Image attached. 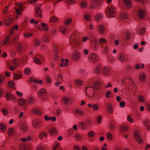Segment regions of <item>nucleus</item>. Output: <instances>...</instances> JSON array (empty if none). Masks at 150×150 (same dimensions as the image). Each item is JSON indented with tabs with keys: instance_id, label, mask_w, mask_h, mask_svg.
Returning <instances> with one entry per match:
<instances>
[{
	"instance_id": "obj_24",
	"label": "nucleus",
	"mask_w": 150,
	"mask_h": 150,
	"mask_svg": "<svg viewBox=\"0 0 150 150\" xmlns=\"http://www.w3.org/2000/svg\"><path fill=\"white\" fill-rule=\"evenodd\" d=\"M75 112L77 115L81 116H83L84 115L83 111L79 109H76L75 110Z\"/></svg>"
},
{
	"instance_id": "obj_8",
	"label": "nucleus",
	"mask_w": 150,
	"mask_h": 150,
	"mask_svg": "<svg viewBox=\"0 0 150 150\" xmlns=\"http://www.w3.org/2000/svg\"><path fill=\"white\" fill-rule=\"evenodd\" d=\"M137 14L138 17L141 19L143 18L145 15V11L142 10H139L137 12Z\"/></svg>"
},
{
	"instance_id": "obj_39",
	"label": "nucleus",
	"mask_w": 150,
	"mask_h": 150,
	"mask_svg": "<svg viewBox=\"0 0 150 150\" xmlns=\"http://www.w3.org/2000/svg\"><path fill=\"white\" fill-rule=\"evenodd\" d=\"M80 5L82 8H85L87 7V3L85 1H82L80 3Z\"/></svg>"
},
{
	"instance_id": "obj_36",
	"label": "nucleus",
	"mask_w": 150,
	"mask_h": 150,
	"mask_svg": "<svg viewBox=\"0 0 150 150\" xmlns=\"http://www.w3.org/2000/svg\"><path fill=\"white\" fill-rule=\"evenodd\" d=\"M101 67L99 65L97 66L94 69V71L96 74H98L100 72Z\"/></svg>"
},
{
	"instance_id": "obj_11",
	"label": "nucleus",
	"mask_w": 150,
	"mask_h": 150,
	"mask_svg": "<svg viewBox=\"0 0 150 150\" xmlns=\"http://www.w3.org/2000/svg\"><path fill=\"white\" fill-rule=\"evenodd\" d=\"M32 125L35 129H38L41 126L40 123L38 121L34 120L32 122Z\"/></svg>"
},
{
	"instance_id": "obj_46",
	"label": "nucleus",
	"mask_w": 150,
	"mask_h": 150,
	"mask_svg": "<svg viewBox=\"0 0 150 150\" xmlns=\"http://www.w3.org/2000/svg\"><path fill=\"white\" fill-rule=\"evenodd\" d=\"M111 95V92L110 91H107L105 93V97L107 98H109L110 97Z\"/></svg>"
},
{
	"instance_id": "obj_12",
	"label": "nucleus",
	"mask_w": 150,
	"mask_h": 150,
	"mask_svg": "<svg viewBox=\"0 0 150 150\" xmlns=\"http://www.w3.org/2000/svg\"><path fill=\"white\" fill-rule=\"evenodd\" d=\"M124 2L127 8H130L131 7L132 3L131 0H124Z\"/></svg>"
},
{
	"instance_id": "obj_30",
	"label": "nucleus",
	"mask_w": 150,
	"mask_h": 150,
	"mask_svg": "<svg viewBox=\"0 0 150 150\" xmlns=\"http://www.w3.org/2000/svg\"><path fill=\"white\" fill-rule=\"evenodd\" d=\"M84 19L88 21H89L91 19V17L90 15L88 13L85 14L83 16Z\"/></svg>"
},
{
	"instance_id": "obj_34",
	"label": "nucleus",
	"mask_w": 150,
	"mask_h": 150,
	"mask_svg": "<svg viewBox=\"0 0 150 150\" xmlns=\"http://www.w3.org/2000/svg\"><path fill=\"white\" fill-rule=\"evenodd\" d=\"M22 77L23 75L22 74H14L13 75V78L16 80L21 78Z\"/></svg>"
},
{
	"instance_id": "obj_17",
	"label": "nucleus",
	"mask_w": 150,
	"mask_h": 150,
	"mask_svg": "<svg viewBox=\"0 0 150 150\" xmlns=\"http://www.w3.org/2000/svg\"><path fill=\"white\" fill-rule=\"evenodd\" d=\"M18 48V52L19 54H21L22 53L23 51V44L19 42L17 44Z\"/></svg>"
},
{
	"instance_id": "obj_28",
	"label": "nucleus",
	"mask_w": 150,
	"mask_h": 150,
	"mask_svg": "<svg viewBox=\"0 0 150 150\" xmlns=\"http://www.w3.org/2000/svg\"><path fill=\"white\" fill-rule=\"evenodd\" d=\"M12 21L13 19L12 18L6 20L4 23V24L6 26L12 23Z\"/></svg>"
},
{
	"instance_id": "obj_49",
	"label": "nucleus",
	"mask_w": 150,
	"mask_h": 150,
	"mask_svg": "<svg viewBox=\"0 0 150 150\" xmlns=\"http://www.w3.org/2000/svg\"><path fill=\"white\" fill-rule=\"evenodd\" d=\"M75 137L76 140L78 141L81 140L82 139L81 136L79 134H76Z\"/></svg>"
},
{
	"instance_id": "obj_20",
	"label": "nucleus",
	"mask_w": 150,
	"mask_h": 150,
	"mask_svg": "<svg viewBox=\"0 0 150 150\" xmlns=\"http://www.w3.org/2000/svg\"><path fill=\"white\" fill-rule=\"evenodd\" d=\"M140 81L141 82H144L146 79V76L145 73H142L140 74L139 76Z\"/></svg>"
},
{
	"instance_id": "obj_62",
	"label": "nucleus",
	"mask_w": 150,
	"mask_h": 150,
	"mask_svg": "<svg viewBox=\"0 0 150 150\" xmlns=\"http://www.w3.org/2000/svg\"><path fill=\"white\" fill-rule=\"evenodd\" d=\"M18 38L17 37H15L13 39V41L11 43H10L9 44H13L14 43H16L18 41Z\"/></svg>"
},
{
	"instance_id": "obj_42",
	"label": "nucleus",
	"mask_w": 150,
	"mask_h": 150,
	"mask_svg": "<svg viewBox=\"0 0 150 150\" xmlns=\"http://www.w3.org/2000/svg\"><path fill=\"white\" fill-rule=\"evenodd\" d=\"M109 127V129L111 130H113L116 129L115 125L111 122L110 123Z\"/></svg>"
},
{
	"instance_id": "obj_4",
	"label": "nucleus",
	"mask_w": 150,
	"mask_h": 150,
	"mask_svg": "<svg viewBox=\"0 0 150 150\" xmlns=\"http://www.w3.org/2000/svg\"><path fill=\"white\" fill-rule=\"evenodd\" d=\"M118 59L121 62L124 63L128 61V58L127 56H125L122 54H120L118 56Z\"/></svg>"
},
{
	"instance_id": "obj_10",
	"label": "nucleus",
	"mask_w": 150,
	"mask_h": 150,
	"mask_svg": "<svg viewBox=\"0 0 150 150\" xmlns=\"http://www.w3.org/2000/svg\"><path fill=\"white\" fill-rule=\"evenodd\" d=\"M71 44L73 47H76L79 46V42L77 39H74L71 42Z\"/></svg>"
},
{
	"instance_id": "obj_54",
	"label": "nucleus",
	"mask_w": 150,
	"mask_h": 150,
	"mask_svg": "<svg viewBox=\"0 0 150 150\" xmlns=\"http://www.w3.org/2000/svg\"><path fill=\"white\" fill-rule=\"evenodd\" d=\"M20 129L22 131H25L27 130V126L25 125H22L20 128Z\"/></svg>"
},
{
	"instance_id": "obj_26",
	"label": "nucleus",
	"mask_w": 150,
	"mask_h": 150,
	"mask_svg": "<svg viewBox=\"0 0 150 150\" xmlns=\"http://www.w3.org/2000/svg\"><path fill=\"white\" fill-rule=\"evenodd\" d=\"M78 126L79 128L82 129H86L87 127L85 123L82 122L79 123V124Z\"/></svg>"
},
{
	"instance_id": "obj_14",
	"label": "nucleus",
	"mask_w": 150,
	"mask_h": 150,
	"mask_svg": "<svg viewBox=\"0 0 150 150\" xmlns=\"http://www.w3.org/2000/svg\"><path fill=\"white\" fill-rule=\"evenodd\" d=\"M49 134L52 135H56L57 134V130L54 127H52L48 131Z\"/></svg>"
},
{
	"instance_id": "obj_22",
	"label": "nucleus",
	"mask_w": 150,
	"mask_h": 150,
	"mask_svg": "<svg viewBox=\"0 0 150 150\" xmlns=\"http://www.w3.org/2000/svg\"><path fill=\"white\" fill-rule=\"evenodd\" d=\"M98 29L99 32L101 34H103L105 31L104 26L103 25H100L98 26Z\"/></svg>"
},
{
	"instance_id": "obj_9",
	"label": "nucleus",
	"mask_w": 150,
	"mask_h": 150,
	"mask_svg": "<svg viewBox=\"0 0 150 150\" xmlns=\"http://www.w3.org/2000/svg\"><path fill=\"white\" fill-rule=\"evenodd\" d=\"M80 54L79 52H74L72 55V58L74 60H76L80 57Z\"/></svg>"
},
{
	"instance_id": "obj_55",
	"label": "nucleus",
	"mask_w": 150,
	"mask_h": 150,
	"mask_svg": "<svg viewBox=\"0 0 150 150\" xmlns=\"http://www.w3.org/2000/svg\"><path fill=\"white\" fill-rule=\"evenodd\" d=\"M40 43V41L39 39L35 40L34 44V45L36 46H38Z\"/></svg>"
},
{
	"instance_id": "obj_61",
	"label": "nucleus",
	"mask_w": 150,
	"mask_h": 150,
	"mask_svg": "<svg viewBox=\"0 0 150 150\" xmlns=\"http://www.w3.org/2000/svg\"><path fill=\"white\" fill-rule=\"evenodd\" d=\"M145 29L144 28H141V29L139 31L138 33L141 35L142 34L144 33L145 31Z\"/></svg>"
},
{
	"instance_id": "obj_40",
	"label": "nucleus",
	"mask_w": 150,
	"mask_h": 150,
	"mask_svg": "<svg viewBox=\"0 0 150 150\" xmlns=\"http://www.w3.org/2000/svg\"><path fill=\"white\" fill-rule=\"evenodd\" d=\"M34 62L36 64L40 65L41 64V62L40 60L37 57H35L33 59Z\"/></svg>"
},
{
	"instance_id": "obj_27",
	"label": "nucleus",
	"mask_w": 150,
	"mask_h": 150,
	"mask_svg": "<svg viewBox=\"0 0 150 150\" xmlns=\"http://www.w3.org/2000/svg\"><path fill=\"white\" fill-rule=\"evenodd\" d=\"M41 26L42 27L41 28H39V29L40 30H46L48 29L47 25V24H45L43 23H42L41 24Z\"/></svg>"
},
{
	"instance_id": "obj_56",
	"label": "nucleus",
	"mask_w": 150,
	"mask_h": 150,
	"mask_svg": "<svg viewBox=\"0 0 150 150\" xmlns=\"http://www.w3.org/2000/svg\"><path fill=\"white\" fill-rule=\"evenodd\" d=\"M75 83L77 84H83V82L82 80H76L74 81Z\"/></svg>"
},
{
	"instance_id": "obj_18",
	"label": "nucleus",
	"mask_w": 150,
	"mask_h": 150,
	"mask_svg": "<svg viewBox=\"0 0 150 150\" xmlns=\"http://www.w3.org/2000/svg\"><path fill=\"white\" fill-rule=\"evenodd\" d=\"M18 101L19 104L21 106H23L25 105L27 103L26 100L23 98L19 99Z\"/></svg>"
},
{
	"instance_id": "obj_2",
	"label": "nucleus",
	"mask_w": 150,
	"mask_h": 150,
	"mask_svg": "<svg viewBox=\"0 0 150 150\" xmlns=\"http://www.w3.org/2000/svg\"><path fill=\"white\" fill-rule=\"evenodd\" d=\"M134 138L137 143L140 144H143V141L141 138L139 132L137 130H134Z\"/></svg>"
},
{
	"instance_id": "obj_50",
	"label": "nucleus",
	"mask_w": 150,
	"mask_h": 150,
	"mask_svg": "<svg viewBox=\"0 0 150 150\" xmlns=\"http://www.w3.org/2000/svg\"><path fill=\"white\" fill-rule=\"evenodd\" d=\"M19 148L20 150H27V147L26 145H21Z\"/></svg>"
},
{
	"instance_id": "obj_7",
	"label": "nucleus",
	"mask_w": 150,
	"mask_h": 150,
	"mask_svg": "<svg viewBox=\"0 0 150 150\" xmlns=\"http://www.w3.org/2000/svg\"><path fill=\"white\" fill-rule=\"evenodd\" d=\"M106 10L110 16L114 14L115 12L114 8L112 7L107 8Z\"/></svg>"
},
{
	"instance_id": "obj_19",
	"label": "nucleus",
	"mask_w": 150,
	"mask_h": 150,
	"mask_svg": "<svg viewBox=\"0 0 150 150\" xmlns=\"http://www.w3.org/2000/svg\"><path fill=\"white\" fill-rule=\"evenodd\" d=\"M47 94V92L45 89L42 88L38 91V94L40 96H43Z\"/></svg>"
},
{
	"instance_id": "obj_13",
	"label": "nucleus",
	"mask_w": 150,
	"mask_h": 150,
	"mask_svg": "<svg viewBox=\"0 0 150 150\" xmlns=\"http://www.w3.org/2000/svg\"><path fill=\"white\" fill-rule=\"evenodd\" d=\"M103 72L105 75L108 76L110 74V70L108 67H105L103 69Z\"/></svg>"
},
{
	"instance_id": "obj_59",
	"label": "nucleus",
	"mask_w": 150,
	"mask_h": 150,
	"mask_svg": "<svg viewBox=\"0 0 150 150\" xmlns=\"http://www.w3.org/2000/svg\"><path fill=\"white\" fill-rule=\"evenodd\" d=\"M2 112L4 115H6L8 114L7 109L4 108L2 109Z\"/></svg>"
},
{
	"instance_id": "obj_48",
	"label": "nucleus",
	"mask_w": 150,
	"mask_h": 150,
	"mask_svg": "<svg viewBox=\"0 0 150 150\" xmlns=\"http://www.w3.org/2000/svg\"><path fill=\"white\" fill-rule=\"evenodd\" d=\"M28 102L29 104H32L35 103V100L33 98L30 97L28 99Z\"/></svg>"
},
{
	"instance_id": "obj_47",
	"label": "nucleus",
	"mask_w": 150,
	"mask_h": 150,
	"mask_svg": "<svg viewBox=\"0 0 150 150\" xmlns=\"http://www.w3.org/2000/svg\"><path fill=\"white\" fill-rule=\"evenodd\" d=\"M43 41L45 43H48L50 41V37L48 36H45L43 39Z\"/></svg>"
},
{
	"instance_id": "obj_52",
	"label": "nucleus",
	"mask_w": 150,
	"mask_h": 150,
	"mask_svg": "<svg viewBox=\"0 0 150 150\" xmlns=\"http://www.w3.org/2000/svg\"><path fill=\"white\" fill-rule=\"evenodd\" d=\"M24 72L25 74H29L31 72V69L29 68H26L24 69Z\"/></svg>"
},
{
	"instance_id": "obj_23",
	"label": "nucleus",
	"mask_w": 150,
	"mask_h": 150,
	"mask_svg": "<svg viewBox=\"0 0 150 150\" xmlns=\"http://www.w3.org/2000/svg\"><path fill=\"white\" fill-rule=\"evenodd\" d=\"M103 17V15L100 13H98L95 17V19L96 21H99Z\"/></svg>"
},
{
	"instance_id": "obj_41",
	"label": "nucleus",
	"mask_w": 150,
	"mask_h": 150,
	"mask_svg": "<svg viewBox=\"0 0 150 150\" xmlns=\"http://www.w3.org/2000/svg\"><path fill=\"white\" fill-rule=\"evenodd\" d=\"M5 81V76L0 75V84L4 83Z\"/></svg>"
},
{
	"instance_id": "obj_6",
	"label": "nucleus",
	"mask_w": 150,
	"mask_h": 150,
	"mask_svg": "<svg viewBox=\"0 0 150 150\" xmlns=\"http://www.w3.org/2000/svg\"><path fill=\"white\" fill-rule=\"evenodd\" d=\"M91 4L90 8L93 9L98 7L99 5L97 0H91Z\"/></svg>"
},
{
	"instance_id": "obj_38",
	"label": "nucleus",
	"mask_w": 150,
	"mask_h": 150,
	"mask_svg": "<svg viewBox=\"0 0 150 150\" xmlns=\"http://www.w3.org/2000/svg\"><path fill=\"white\" fill-rule=\"evenodd\" d=\"M138 100L140 102L143 103L145 101V98L144 96L140 95L138 96Z\"/></svg>"
},
{
	"instance_id": "obj_16",
	"label": "nucleus",
	"mask_w": 150,
	"mask_h": 150,
	"mask_svg": "<svg viewBox=\"0 0 150 150\" xmlns=\"http://www.w3.org/2000/svg\"><path fill=\"white\" fill-rule=\"evenodd\" d=\"M63 100L65 105H68L69 101L70 102L73 101V99L71 97L67 98V97H65L63 98Z\"/></svg>"
},
{
	"instance_id": "obj_60",
	"label": "nucleus",
	"mask_w": 150,
	"mask_h": 150,
	"mask_svg": "<svg viewBox=\"0 0 150 150\" xmlns=\"http://www.w3.org/2000/svg\"><path fill=\"white\" fill-rule=\"evenodd\" d=\"M60 30L62 33H64L67 32V30L64 27H61L59 28Z\"/></svg>"
},
{
	"instance_id": "obj_31",
	"label": "nucleus",
	"mask_w": 150,
	"mask_h": 150,
	"mask_svg": "<svg viewBox=\"0 0 150 150\" xmlns=\"http://www.w3.org/2000/svg\"><path fill=\"white\" fill-rule=\"evenodd\" d=\"M19 63V60L16 58L14 59L12 61L13 65L16 67H17L18 66Z\"/></svg>"
},
{
	"instance_id": "obj_29",
	"label": "nucleus",
	"mask_w": 150,
	"mask_h": 150,
	"mask_svg": "<svg viewBox=\"0 0 150 150\" xmlns=\"http://www.w3.org/2000/svg\"><path fill=\"white\" fill-rule=\"evenodd\" d=\"M35 15L36 17H39L40 18H41L42 16L41 14V11L39 9H37L35 12Z\"/></svg>"
},
{
	"instance_id": "obj_63",
	"label": "nucleus",
	"mask_w": 150,
	"mask_h": 150,
	"mask_svg": "<svg viewBox=\"0 0 150 150\" xmlns=\"http://www.w3.org/2000/svg\"><path fill=\"white\" fill-rule=\"evenodd\" d=\"M8 87L11 90H14L16 89L14 85H8Z\"/></svg>"
},
{
	"instance_id": "obj_1",
	"label": "nucleus",
	"mask_w": 150,
	"mask_h": 150,
	"mask_svg": "<svg viewBox=\"0 0 150 150\" xmlns=\"http://www.w3.org/2000/svg\"><path fill=\"white\" fill-rule=\"evenodd\" d=\"M5 98L6 100L8 101L11 100L16 101L17 100L16 98L11 93L8 91L6 92Z\"/></svg>"
},
{
	"instance_id": "obj_5",
	"label": "nucleus",
	"mask_w": 150,
	"mask_h": 150,
	"mask_svg": "<svg viewBox=\"0 0 150 150\" xmlns=\"http://www.w3.org/2000/svg\"><path fill=\"white\" fill-rule=\"evenodd\" d=\"M88 59L90 61L94 63H96L98 60L96 55L95 53L91 54L89 56Z\"/></svg>"
},
{
	"instance_id": "obj_33",
	"label": "nucleus",
	"mask_w": 150,
	"mask_h": 150,
	"mask_svg": "<svg viewBox=\"0 0 150 150\" xmlns=\"http://www.w3.org/2000/svg\"><path fill=\"white\" fill-rule=\"evenodd\" d=\"M107 139L108 141H111L112 139V133L110 132H108L106 134Z\"/></svg>"
},
{
	"instance_id": "obj_44",
	"label": "nucleus",
	"mask_w": 150,
	"mask_h": 150,
	"mask_svg": "<svg viewBox=\"0 0 150 150\" xmlns=\"http://www.w3.org/2000/svg\"><path fill=\"white\" fill-rule=\"evenodd\" d=\"M32 111L34 114H37L39 115H41V112L38 110L34 109Z\"/></svg>"
},
{
	"instance_id": "obj_51",
	"label": "nucleus",
	"mask_w": 150,
	"mask_h": 150,
	"mask_svg": "<svg viewBox=\"0 0 150 150\" xmlns=\"http://www.w3.org/2000/svg\"><path fill=\"white\" fill-rule=\"evenodd\" d=\"M93 109L95 111H97L99 108L98 105L96 103L93 104L92 106Z\"/></svg>"
},
{
	"instance_id": "obj_35",
	"label": "nucleus",
	"mask_w": 150,
	"mask_h": 150,
	"mask_svg": "<svg viewBox=\"0 0 150 150\" xmlns=\"http://www.w3.org/2000/svg\"><path fill=\"white\" fill-rule=\"evenodd\" d=\"M120 17L122 19H126L128 17V15L126 13L122 12L120 14Z\"/></svg>"
},
{
	"instance_id": "obj_57",
	"label": "nucleus",
	"mask_w": 150,
	"mask_h": 150,
	"mask_svg": "<svg viewBox=\"0 0 150 150\" xmlns=\"http://www.w3.org/2000/svg\"><path fill=\"white\" fill-rule=\"evenodd\" d=\"M92 87L93 88L94 91L95 89L96 90H98L100 88V85H92Z\"/></svg>"
},
{
	"instance_id": "obj_21",
	"label": "nucleus",
	"mask_w": 150,
	"mask_h": 150,
	"mask_svg": "<svg viewBox=\"0 0 150 150\" xmlns=\"http://www.w3.org/2000/svg\"><path fill=\"white\" fill-rule=\"evenodd\" d=\"M29 81L30 82H34V83H38L40 84H42L43 83L42 80H34L32 77H30L29 78Z\"/></svg>"
},
{
	"instance_id": "obj_43",
	"label": "nucleus",
	"mask_w": 150,
	"mask_h": 150,
	"mask_svg": "<svg viewBox=\"0 0 150 150\" xmlns=\"http://www.w3.org/2000/svg\"><path fill=\"white\" fill-rule=\"evenodd\" d=\"M14 131L13 128L11 127L8 129L7 131V133L8 135H10L12 134Z\"/></svg>"
},
{
	"instance_id": "obj_53",
	"label": "nucleus",
	"mask_w": 150,
	"mask_h": 150,
	"mask_svg": "<svg viewBox=\"0 0 150 150\" xmlns=\"http://www.w3.org/2000/svg\"><path fill=\"white\" fill-rule=\"evenodd\" d=\"M0 129L3 130H6V127L4 124H0Z\"/></svg>"
},
{
	"instance_id": "obj_64",
	"label": "nucleus",
	"mask_w": 150,
	"mask_h": 150,
	"mask_svg": "<svg viewBox=\"0 0 150 150\" xmlns=\"http://www.w3.org/2000/svg\"><path fill=\"white\" fill-rule=\"evenodd\" d=\"M24 36L26 38H28L30 37L31 36H32L33 35V34H27V33H24Z\"/></svg>"
},
{
	"instance_id": "obj_3",
	"label": "nucleus",
	"mask_w": 150,
	"mask_h": 150,
	"mask_svg": "<svg viewBox=\"0 0 150 150\" xmlns=\"http://www.w3.org/2000/svg\"><path fill=\"white\" fill-rule=\"evenodd\" d=\"M86 91L88 96L92 97L94 95V91L92 85L88 86L86 88Z\"/></svg>"
},
{
	"instance_id": "obj_32",
	"label": "nucleus",
	"mask_w": 150,
	"mask_h": 150,
	"mask_svg": "<svg viewBox=\"0 0 150 150\" xmlns=\"http://www.w3.org/2000/svg\"><path fill=\"white\" fill-rule=\"evenodd\" d=\"M10 37L9 35H7L6 36L4 39V45H6L8 44L10 41Z\"/></svg>"
},
{
	"instance_id": "obj_45",
	"label": "nucleus",
	"mask_w": 150,
	"mask_h": 150,
	"mask_svg": "<svg viewBox=\"0 0 150 150\" xmlns=\"http://www.w3.org/2000/svg\"><path fill=\"white\" fill-rule=\"evenodd\" d=\"M58 20V18L55 16H52L50 19V22L52 23H54L57 21Z\"/></svg>"
},
{
	"instance_id": "obj_37",
	"label": "nucleus",
	"mask_w": 150,
	"mask_h": 150,
	"mask_svg": "<svg viewBox=\"0 0 150 150\" xmlns=\"http://www.w3.org/2000/svg\"><path fill=\"white\" fill-rule=\"evenodd\" d=\"M72 20L71 18H67L64 21V23L65 25H68L71 23Z\"/></svg>"
},
{
	"instance_id": "obj_15",
	"label": "nucleus",
	"mask_w": 150,
	"mask_h": 150,
	"mask_svg": "<svg viewBox=\"0 0 150 150\" xmlns=\"http://www.w3.org/2000/svg\"><path fill=\"white\" fill-rule=\"evenodd\" d=\"M57 148L58 150H62L61 147L60 146V144L57 142H54L52 150H55Z\"/></svg>"
},
{
	"instance_id": "obj_58",
	"label": "nucleus",
	"mask_w": 150,
	"mask_h": 150,
	"mask_svg": "<svg viewBox=\"0 0 150 150\" xmlns=\"http://www.w3.org/2000/svg\"><path fill=\"white\" fill-rule=\"evenodd\" d=\"M88 135L89 137H93L95 135V133L93 131H90L88 132Z\"/></svg>"
},
{
	"instance_id": "obj_25",
	"label": "nucleus",
	"mask_w": 150,
	"mask_h": 150,
	"mask_svg": "<svg viewBox=\"0 0 150 150\" xmlns=\"http://www.w3.org/2000/svg\"><path fill=\"white\" fill-rule=\"evenodd\" d=\"M129 129V127L127 126H122L120 127V130L122 132H127Z\"/></svg>"
}]
</instances>
